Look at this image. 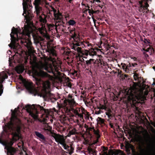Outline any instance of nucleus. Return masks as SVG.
Returning <instances> with one entry per match:
<instances>
[{"instance_id": "1", "label": "nucleus", "mask_w": 155, "mask_h": 155, "mask_svg": "<svg viewBox=\"0 0 155 155\" xmlns=\"http://www.w3.org/2000/svg\"><path fill=\"white\" fill-rule=\"evenodd\" d=\"M33 30L30 25H25L24 29L21 31L19 27L15 28L13 27L12 29V32L10 34L11 37V48L16 50L19 48L18 45L17 46V42H19L27 49L28 52L31 54L33 52V48L32 43L30 40L31 35L33 38L34 43L37 45L39 44L40 41H43L44 39L41 37L34 35L32 33Z\"/></svg>"}, {"instance_id": "2", "label": "nucleus", "mask_w": 155, "mask_h": 155, "mask_svg": "<svg viewBox=\"0 0 155 155\" xmlns=\"http://www.w3.org/2000/svg\"><path fill=\"white\" fill-rule=\"evenodd\" d=\"M19 108V107L18 106L12 112L10 122L5 124V127L3 126V131L7 132L9 130L12 132V140L4 142L0 140V143L5 146V149L7 150L8 155H14L16 152V150L12 146L15 141L21 138L19 133L21 124L20 120L17 117V112Z\"/></svg>"}, {"instance_id": "3", "label": "nucleus", "mask_w": 155, "mask_h": 155, "mask_svg": "<svg viewBox=\"0 0 155 155\" xmlns=\"http://www.w3.org/2000/svg\"><path fill=\"white\" fill-rule=\"evenodd\" d=\"M33 80L38 87H34L31 82L28 81L24 79L21 76H19V78L21 80L23 85L31 94L34 96L37 95L42 97L45 101L51 99L53 97V94L50 91V83L48 81H43L40 79L33 77Z\"/></svg>"}, {"instance_id": "4", "label": "nucleus", "mask_w": 155, "mask_h": 155, "mask_svg": "<svg viewBox=\"0 0 155 155\" xmlns=\"http://www.w3.org/2000/svg\"><path fill=\"white\" fill-rule=\"evenodd\" d=\"M30 62L31 64L35 66L38 69V70L35 71V74L36 76L42 78H49L50 76L42 70L44 69L48 73L54 74V70H55L56 71H57L60 68L59 65L57 66L55 65V64H57L56 62L53 63V66L51 64H49L46 61H44L43 62L40 61L38 63H37L36 61L35 58H33L32 61L31 60Z\"/></svg>"}, {"instance_id": "5", "label": "nucleus", "mask_w": 155, "mask_h": 155, "mask_svg": "<svg viewBox=\"0 0 155 155\" xmlns=\"http://www.w3.org/2000/svg\"><path fill=\"white\" fill-rule=\"evenodd\" d=\"M137 89L134 87L132 89L124 91L125 93V98L130 103L135 104L136 103H142L146 100L144 96L147 95L148 91L146 89Z\"/></svg>"}, {"instance_id": "6", "label": "nucleus", "mask_w": 155, "mask_h": 155, "mask_svg": "<svg viewBox=\"0 0 155 155\" xmlns=\"http://www.w3.org/2000/svg\"><path fill=\"white\" fill-rule=\"evenodd\" d=\"M25 108L31 117L35 119H36L38 117L39 111L42 114L41 116L43 117V121L46 122V118L48 117L49 111L48 109H44L43 107L39 105H31L29 104L25 106Z\"/></svg>"}, {"instance_id": "7", "label": "nucleus", "mask_w": 155, "mask_h": 155, "mask_svg": "<svg viewBox=\"0 0 155 155\" xmlns=\"http://www.w3.org/2000/svg\"><path fill=\"white\" fill-rule=\"evenodd\" d=\"M41 0H35L34 3L35 9V12L39 17V21L41 23L42 26L38 28V31L44 37L47 39H49V37L47 34V31L45 28V24L46 23L47 20L45 17L44 18L41 17L40 14L42 12V8L40 6Z\"/></svg>"}, {"instance_id": "8", "label": "nucleus", "mask_w": 155, "mask_h": 155, "mask_svg": "<svg viewBox=\"0 0 155 155\" xmlns=\"http://www.w3.org/2000/svg\"><path fill=\"white\" fill-rule=\"evenodd\" d=\"M52 137L54 139L55 141L58 143V145H61L64 149L67 150L66 153L71 155L74 152V148L72 146H70L66 143V137L63 135L54 134Z\"/></svg>"}, {"instance_id": "9", "label": "nucleus", "mask_w": 155, "mask_h": 155, "mask_svg": "<svg viewBox=\"0 0 155 155\" xmlns=\"http://www.w3.org/2000/svg\"><path fill=\"white\" fill-rule=\"evenodd\" d=\"M8 73L6 71H2L0 73V96L3 92V86L2 84L4 80L8 78Z\"/></svg>"}, {"instance_id": "10", "label": "nucleus", "mask_w": 155, "mask_h": 155, "mask_svg": "<svg viewBox=\"0 0 155 155\" xmlns=\"http://www.w3.org/2000/svg\"><path fill=\"white\" fill-rule=\"evenodd\" d=\"M139 4L140 7L138 9L139 11L144 13H147L149 11L147 9V8L149 6V5L145 2L143 3V1L139 2Z\"/></svg>"}, {"instance_id": "11", "label": "nucleus", "mask_w": 155, "mask_h": 155, "mask_svg": "<svg viewBox=\"0 0 155 155\" xmlns=\"http://www.w3.org/2000/svg\"><path fill=\"white\" fill-rule=\"evenodd\" d=\"M83 45H84L83 43L82 42H79L77 41L76 42L73 43V45L72 46L71 48L75 51H77L78 53H81V48L78 46H81L83 48Z\"/></svg>"}, {"instance_id": "12", "label": "nucleus", "mask_w": 155, "mask_h": 155, "mask_svg": "<svg viewBox=\"0 0 155 155\" xmlns=\"http://www.w3.org/2000/svg\"><path fill=\"white\" fill-rule=\"evenodd\" d=\"M68 104L71 106H73L75 104V101L74 99H68V100H64V101L63 103L61 104L60 107H68L67 106Z\"/></svg>"}, {"instance_id": "13", "label": "nucleus", "mask_w": 155, "mask_h": 155, "mask_svg": "<svg viewBox=\"0 0 155 155\" xmlns=\"http://www.w3.org/2000/svg\"><path fill=\"white\" fill-rule=\"evenodd\" d=\"M29 0H23V2L22 3L23 6V9L24 10V13L23 14V15H24L25 18H27V14L28 12H27V8L28 7V5L27 3V2H28Z\"/></svg>"}, {"instance_id": "14", "label": "nucleus", "mask_w": 155, "mask_h": 155, "mask_svg": "<svg viewBox=\"0 0 155 155\" xmlns=\"http://www.w3.org/2000/svg\"><path fill=\"white\" fill-rule=\"evenodd\" d=\"M144 43L146 44L147 46H149V47L147 48L146 50H144L147 52H148L150 51L152 52V51H153V48L152 47L150 46V42L149 40H147V39H144L143 40Z\"/></svg>"}, {"instance_id": "15", "label": "nucleus", "mask_w": 155, "mask_h": 155, "mask_svg": "<svg viewBox=\"0 0 155 155\" xmlns=\"http://www.w3.org/2000/svg\"><path fill=\"white\" fill-rule=\"evenodd\" d=\"M24 67L23 65H18L15 67V71L18 74L22 73L24 70Z\"/></svg>"}, {"instance_id": "16", "label": "nucleus", "mask_w": 155, "mask_h": 155, "mask_svg": "<svg viewBox=\"0 0 155 155\" xmlns=\"http://www.w3.org/2000/svg\"><path fill=\"white\" fill-rule=\"evenodd\" d=\"M53 11L55 18L57 20L61 19L62 18L61 14L58 12H57L55 9H54Z\"/></svg>"}, {"instance_id": "17", "label": "nucleus", "mask_w": 155, "mask_h": 155, "mask_svg": "<svg viewBox=\"0 0 155 155\" xmlns=\"http://www.w3.org/2000/svg\"><path fill=\"white\" fill-rule=\"evenodd\" d=\"M94 134H95L97 138V139L95 140L94 141L93 143V144H95L96 143L98 142V140L99 138L100 137V135L99 134V131L98 130H95V129H93V131Z\"/></svg>"}, {"instance_id": "18", "label": "nucleus", "mask_w": 155, "mask_h": 155, "mask_svg": "<svg viewBox=\"0 0 155 155\" xmlns=\"http://www.w3.org/2000/svg\"><path fill=\"white\" fill-rule=\"evenodd\" d=\"M35 134L37 137L39 139H41L44 140H45V137L41 133L37 131H35Z\"/></svg>"}, {"instance_id": "19", "label": "nucleus", "mask_w": 155, "mask_h": 155, "mask_svg": "<svg viewBox=\"0 0 155 155\" xmlns=\"http://www.w3.org/2000/svg\"><path fill=\"white\" fill-rule=\"evenodd\" d=\"M134 78L135 81L140 82L142 81V79L141 78H139L137 74H134Z\"/></svg>"}, {"instance_id": "20", "label": "nucleus", "mask_w": 155, "mask_h": 155, "mask_svg": "<svg viewBox=\"0 0 155 155\" xmlns=\"http://www.w3.org/2000/svg\"><path fill=\"white\" fill-rule=\"evenodd\" d=\"M68 23L69 25L73 26L76 24V22L73 20H70L68 21Z\"/></svg>"}, {"instance_id": "21", "label": "nucleus", "mask_w": 155, "mask_h": 155, "mask_svg": "<svg viewBox=\"0 0 155 155\" xmlns=\"http://www.w3.org/2000/svg\"><path fill=\"white\" fill-rule=\"evenodd\" d=\"M137 65V64L135 63L132 64L129 63L128 65L126 67V69H127V67H135Z\"/></svg>"}, {"instance_id": "22", "label": "nucleus", "mask_w": 155, "mask_h": 155, "mask_svg": "<svg viewBox=\"0 0 155 155\" xmlns=\"http://www.w3.org/2000/svg\"><path fill=\"white\" fill-rule=\"evenodd\" d=\"M72 38L75 40L74 42H76L77 41H78V39L76 34H74L73 35H72Z\"/></svg>"}, {"instance_id": "23", "label": "nucleus", "mask_w": 155, "mask_h": 155, "mask_svg": "<svg viewBox=\"0 0 155 155\" xmlns=\"http://www.w3.org/2000/svg\"><path fill=\"white\" fill-rule=\"evenodd\" d=\"M76 131V130L74 128L73 129L69 131L70 133L71 134L73 135L75 134Z\"/></svg>"}, {"instance_id": "24", "label": "nucleus", "mask_w": 155, "mask_h": 155, "mask_svg": "<svg viewBox=\"0 0 155 155\" xmlns=\"http://www.w3.org/2000/svg\"><path fill=\"white\" fill-rule=\"evenodd\" d=\"M94 59H90L89 60H87L86 61V63L88 65L91 64V61H93Z\"/></svg>"}, {"instance_id": "25", "label": "nucleus", "mask_w": 155, "mask_h": 155, "mask_svg": "<svg viewBox=\"0 0 155 155\" xmlns=\"http://www.w3.org/2000/svg\"><path fill=\"white\" fill-rule=\"evenodd\" d=\"M97 120L100 122L101 123H103L104 122V120L101 117H98L97 119Z\"/></svg>"}, {"instance_id": "26", "label": "nucleus", "mask_w": 155, "mask_h": 155, "mask_svg": "<svg viewBox=\"0 0 155 155\" xmlns=\"http://www.w3.org/2000/svg\"><path fill=\"white\" fill-rule=\"evenodd\" d=\"M72 111L74 113L76 114L75 117H77L76 116L78 114V111L77 110H75V109H72Z\"/></svg>"}, {"instance_id": "27", "label": "nucleus", "mask_w": 155, "mask_h": 155, "mask_svg": "<svg viewBox=\"0 0 155 155\" xmlns=\"http://www.w3.org/2000/svg\"><path fill=\"white\" fill-rule=\"evenodd\" d=\"M77 116H78L79 118H80L81 119H83V113L82 114H79V113L77 115Z\"/></svg>"}, {"instance_id": "28", "label": "nucleus", "mask_w": 155, "mask_h": 155, "mask_svg": "<svg viewBox=\"0 0 155 155\" xmlns=\"http://www.w3.org/2000/svg\"><path fill=\"white\" fill-rule=\"evenodd\" d=\"M47 129H46L45 130H48L49 131H51L52 129V127L49 126H48V127H47Z\"/></svg>"}, {"instance_id": "29", "label": "nucleus", "mask_w": 155, "mask_h": 155, "mask_svg": "<svg viewBox=\"0 0 155 155\" xmlns=\"http://www.w3.org/2000/svg\"><path fill=\"white\" fill-rule=\"evenodd\" d=\"M20 155H28L26 152L24 150H23V151H22L20 153Z\"/></svg>"}, {"instance_id": "30", "label": "nucleus", "mask_w": 155, "mask_h": 155, "mask_svg": "<svg viewBox=\"0 0 155 155\" xmlns=\"http://www.w3.org/2000/svg\"><path fill=\"white\" fill-rule=\"evenodd\" d=\"M95 54V53L94 52H93V53H91L90 52H89V55L91 56L92 57H93Z\"/></svg>"}, {"instance_id": "31", "label": "nucleus", "mask_w": 155, "mask_h": 155, "mask_svg": "<svg viewBox=\"0 0 155 155\" xmlns=\"http://www.w3.org/2000/svg\"><path fill=\"white\" fill-rule=\"evenodd\" d=\"M100 109H101L106 110V107L104 106H102L100 107Z\"/></svg>"}, {"instance_id": "32", "label": "nucleus", "mask_w": 155, "mask_h": 155, "mask_svg": "<svg viewBox=\"0 0 155 155\" xmlns=\"http://www.w3.org/2000/svg\"><path fill=\"white\" fill-rule=\"evenodd\" d=\"M90 52V51H88L87 50H86V52L85 53V55L87 56L89 55Z\"/></svg>"}, {"instance_id": "33", "label": "nucleus", "mask_w": 155, "mask_h": 155, "mask_svg": "<svg viewBox=\"0 0 155 155\" xmlns=\"http://www.w3.org/2000/svg\"><path fill=\"white\" fill-rule=\"evenodd\" d=\"M106 115L109 118H110V117H111V115L108 113H106Z\"/></svg>"}, {"instance_id": "34", "label": "nucleus", "mask_w": 155, "mask_h": 155, "mask_svg": "<svg viewBox=\"0 0 155 155\" xmlns=\"http://www.w3.org/2000/svg\"><path fill=\"white\" fill-rule=\"evenodd\" d=\"M89 129L90 130V131H93V129H94V128H92V127H90L89 128Z\"/></svg>"}, {"instance_id": "35", "label": "nucleus", "mask_w": 155, "mask_h": 155, "mask_svg": "<svg viewBox=\"0 0 155 155\" xmlns=\"http://www.w3.org/2000/svg\"><path fill=\"white\" fill-rule=\"evenodd\" d=\"M72 135V134H71L69 132L68 135H67V136L68 137H70Z\"/></svg>"}, {"instance_id": "36", "label": "nucleus", "mask_w": 155, "mask_h": 155, "mask_svg": "<svg viewBox=\"0 0 155 155\" xmlns=\"http://www.w3.org/2000/svg\"><path fill=\"white\" fill-rule=\"evenodd\" d=\"M71 84H69L68 85V86L69 87H71Z\"/></svg>"}, {"instance_id": "37", "label": "nucleus", "mask_w": 155, "mask_h": 155, "mask_svg": "<svg viewBox=\"0 0 155 155\" xmlns=\"http://www.w3.org/2000/svg\"><path fill=\"white\" fill-rule=\"evenodd\" d=\"M3 132H2V135H1V137H2V136H3Z\"/></svg>"}, {"instance_id": "38", "label": "nucleus", "mask_w": 155, "mask_h": 155, "mask_svg": "<svg viewBox=\"0 0 155 155\" xmlns=\"http://www.w3.org/2000/svg\"><path fill=\"white\" fill-rule=\"evenodd\" d=\"M9 59H10V58H9ZM9 65H10V66H11V63H10V60H9Z\"/></svg>"}, {"instance_id": "39", "label": "nucleus", "mask_w": 155, "mask_h": 155, "mask_svg": "<svg viewBox=\"0 0 155 155\" xmlns=\"http://www.w3.org/2000/svg\"><path fill=\"white\" fill-rule=\"evenodd\" d=\"M133 59L134 60V61H135L136 60V58H133Z\"/></svg>"}, {"instance_id": "40", "label": "nucleus", "mask_w": 155, "mask_h": 155, "mask_svg": "<svg viewBox=\"0 0 155 155\" xmlns=\"http://www.w3.org/2000/svg\"><path fill=\"white\" fill-rule=\"evenodd\" d=\"M113 153L112 152L111 154H109V155H113Z\"/></svg>"}, {"instance_id": "41", "label": "nucleus", "mask_w": 155, "mask_h": 155, "mask_svg": "<svg viewBox=\"0 0 155 155\" xmlns=\"http://www.w3.org/2000/svg\"><path fill=\"white\" fill-rule=\"evenodd\" d=\"M72 0H69V2L70 3H71V1Z\"/></svg>"}, {"instance_id": "42", "label": "nucleus", "mask_w": 155, "mask_h": 155, "mask_svg": "<svg viewBox=\"0 0 155 155\" xmlns=\"http://www.w3.org/2000/svg\"><path fill=\"white\" fill-rule=\"evenodd\" d=\"M77 123H78L79 122V120H78L77 121Z\"/></svg>"}, {"instance_id": "43", "label": "nucleus", "mask_w": 155, "mask_h": 155, "mask_svg": "<svg viewBox=\"0 0 155 155\" xmlns=\"http://www.w3.org/2000/svg\"><path fill=\"white\" fill-rule=\"evenodd\" d=\"M155 84V83L154 82H153L152 84V85H154Z\"/></svg>"}, {"instance_id": "44", "label": "nucleus", "mask_w": 155, "mask_h": 155, "mask_svg": "<svg viewBox=\"0 0 155 155\" xmlns=\"http://www.w3.org/2000/svg\"><path fill=\"white\" fill-rule=\"evenodd\" d=\"M87 46H90V45L89 44H87Z\"/></svg>"}, {"instance_id": "45", "label": "nucleus", "mask_w": 155, "mask_h": 155, "mask_svg": "<svg viewBox=\"0 0 155 155\" xmlns=\"http://www.w3.org/2000/svg\"><path fill=\"white\" fill-rule=\"evenodd\" d=\"M27 62V60H25V62Z\"/></svg>"}, {"instance_id": "46", "label": "nucleus", "mask_w": 155, "mask_h": 155, "mask_svg": "<svg viewBox=\"0 0 155 155\" xmlns=\"http://www.w3.org/2000/svg\"><path fill=\"white\" fill-rule=\"evenodd\" d=\"M97 2H100V1L99 0H98V1H97Z\"/></svg>"}, {"instance_id": "47", "label": "nucleus", "mask_w": 155, "mask_h": 155, "mask_svg": "<svg viewBox=\"0 0 155 155\" xmlns=\"http://www.w3.org/2000/svg\"><path fill=\"white\" fill-rule=\"evenodd\" d=\"M148 55H146V57H148Z\"/></svg>"}, {"instance_id": "48", "label": "nucleus", "mask_w": 155, "mask_h": 155, "mask_svg": "<svg viewBox=\"0 0 155 155\" xmlns=\"http://www.w3.org/2000/svg\"><path fill=\"white\" fill-rule=\"evenodd\" d=\"M147 1H148V0H147Z\"/></svg>"}]
</instances>
